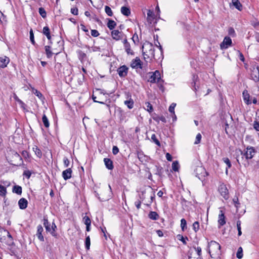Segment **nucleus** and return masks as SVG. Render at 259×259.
<instances>
[{"mask_svg": "<svg viewBox=\"0 0 259 259\" xmlns=\"http://www.w3.org/2000/svg\"><path fill=\"white\" fill-rule=\"evenodd\" d=\"M44 231V229L41 225H39L37 227V232L36 234V236L37 237L38 239L40 241H44V238L42 234V232Z\"/></svg>", "mask_w": 259, "mask_h": 259, "instance_id": "ddd939ff", "label": "nucleus"}, {"mask_svg": "<svg viewBox=\"0 0 259 259\" xmlns=\"http://www.w3.org/2000/svg\"><path fill=\"white\" fill-rule=\"evenodd\" d=\"M193 229L195 232H197L199 229V223L198 222L196 221L193 224Z\"/></svg>", "mask_w": 259, "mask_h": 259, "instance_id": "4c0bfd02", "label": "nucleus"}, {"mask_svg": "<svg viewBox=\"0 0 259 259\" xmlns=\"http://www.w3.org/2000/svg\"><path fill=\"white\" fill-rule=\"evenodd\" d=\"M219 191L225 200L228 199L229 197V192L225 185L224 184L220 185L219 187Z\"/></svg>", "mask_w": 259, "mask_h": 259, "instance_id": "39448f33", "label": "nucleus"}, {"mask_svg": "<svg viewBox=\"0 0 259 259\" xmlns=\"http://www.w3.org/2000/svg\"><path fill=\"white\" fill-rule=\"evenodd\" d=\"M233 5L239 11L242 9V5L238 0H232Z\"/></svg>", "mask_w": 259, "mask_h": 259, "instance_id": "4be33fe9", "label": "nucleus"}, {"mask_svg": "<svg viewBox=\"0 0 259 259\" xmlns=\"http://www.w3.org/2000/svg\"><path fill=\"white\" fill-rule=\"evenodd\" d=\"M201 137H202L200 133H198L196 135V140H195V141L194 142V144H199L201 141Z\"/></svg>", "mask_w": 259, "mask_h": 259, "instance_id": "09e8293b", "label": "nucleus"}, {"mask_svg": "<svg viewBox=\"0 0 259 259\" xmlns=\"http://www.w3.org/2000/svg\"><path fill=\"white\" fill-rule=\"evenodd\" d=\"M189 259H202L200 256H197L196 255L195 256H193V253L191 251H189L188 255Z\"/></svg>", "mask_w": 259, "mask_h": 259, "instance_id": "a18cd8bd", "label": "nucleus"}, {"mask_svg": "<svg viewBox=\"0 0 259 259\" xmlns=\"http://www.w3.org/2000/svg\"><path fill=\"white\" fill-rule=\"evenodd\" d=\"M22 155L25 158H27L29 157V153L27 151H23L22 152Z\"/></svg>", "mask_w": 259, "mask_h": 259, "instance_id": "680f3d73", "label": "nucleus"}, {"mask_svg": "<svg viewBox=\"0 0 259 259\" xmlns=\"http://www.w3.org/2000/svg\"><path fill=\"white\" fill-rule=\"evenodd\" d=\"M30 41L32 42V44H34V43H35L34 37V34H33V31L32 29H31L30 31Z\"/></svg>", "mask_w": 259, "mask_h": 259, "instance_id": "3c124183", "label": "nucleus"}, {"mask_svg": "<svg viewBox=\"0 0 259 259\" xmlns=\"http://www.w3.org/2000/svg\"><path fill=\"white\" fill-rule=\"evenodd\" d=\"M72 172V171L71 168L66 169L62 172V177L65 180L69 179L71 178Z\"/></svg>", "mask_w": 259, "mask_h": 259, "instance_id": "4468645a", "label": "nucleus"}, {"mask_svg": "<svg viewBox=\"0 0 259 259\" xmlns=\"http://www.w3.org/2000/svg\"><path fill=\"white\" fill-rule=\"evenodd\" d=\"M194 249L196 252V255L197 256L201 257V248L200 247H194Z\"/></svg>", "mask_w": 259, "mask_h": 259, "instance_id": "c03bdc74", "label": "nucleus"}, {"mask_svg": "<svg viewBox=\"0 0 259 259\" xmlns=\"http://www.w3.org/2000/svg\"><path fill=\"white\" fill-rule=\"evenodd\" d=\"M165 157L168 161H171L172 160V156L169 153H167L166 154Z\"/></svg>", "mask_w": 259, "mask_h": 259, "instance_id": "052dcab7", "label": "nucleus"}, {"mask_svg": "<svg viewBox=\"0 0 259 259\" xmlns=\"http://www.w3.org/2000/svg\"><path fill=\"white\" fill-rule=\"evenodd\" d=\"M119 152V149L116 146H114L112 149V153L114 155L117 154Z\"/></svg>", "mask_w": 259, "mask_h": 259, "instance_id": "6e6d98bb", "label": "nucleus"}, {"mask_svg": "<svg viewBox=\"0 0 259 259\" xmlns=\"http://www.w3.org/2000/svg\"><path fill=\"white\" fill-rule=\"evenodd\" d=\"M44 225L45 227H46V226H48V225H50L47 219H44Z\"/></svg>", "mask_w": 259, "mask_h": 259, "instance_id": "338daca9", "label": "nucleus"}, {"mask_svg": "<svg viewBox=\"0 0 259 259\" xmlns=\"http://www.w3.org/2000/svg\"><path fill=\"white\" fill-rule=\"evenodd\" d=\"M85 245L87 249L89 250L91 245L90 238L89 236H87L85 238Z\"/></svg>", "mask_w": 259, "mask_h": 259, "instance_id": "ea45409f", "label": "nucleus"}, {"mask_svg": "<svg viewBox=\"0 0 259 259\" xmlns=\"http://www.w3.org/2000/svg\"><path fill=\"white\" fill-rule=\"evenodd\" d=\"M71 12L72 14L77 15L78 14V9L76 8H73L71 9Z\"/></svg>", "mask_w": 259, "mask_h": 259, "instance_id": "4d7b16f0", "label": "nucleus"}, {"mask_svg": "<svg viewBox=\"0 0 259 259\" xmlns=\"http://www.w3.org/2000/svg\"><path fill=\"white\" fill-rule=\"evenodd\" d=\"M231 39L228 36H226L224 38L223 42L220 45L221 49L222 50L226 49L228 48L230 46H231Z\"/></svg>", "mask_w": 259, "mask_h": 259, "instance_id": "0eeeda50", "label": "nucleus"}, {"mask_svg": "<svg viewBox=\"0 0 259 259\" xmlns=\"http://www.w3.org/2000/svg\"><path fill=\"white\" fill-rule=\"evenodd\" d=\"M83 221L84 224L86 225V226H90L91 225V221L89 217L85 216L83 218Z\"/></svg>", "mask_w": 259, "mask_h": 259, "instance_id": "58836bf2", "label": "nucleus"}, {"mask_svg": "<svg viewBox=\"0 0 259 259\" xmlns=\"http://www.w3.org/2000/svg\"><path fill=\"white\" fill-rule=\"evenodd\" d=\"M145 109L149 112H152L153 111V107L152 105L149 102L145 103Z\"/></svg>", "mask_w": 259, "mask_h": 259, "instance_id": "c9c22d12", "label": "nucleus"}, {"mask_svg": "<svg viewBox=\"0 0 259 259\" xmlns=\"http://www.w3.org/2000/svg\"><path fill=\"white\" fill-rule=\"evenodd\" d=\"M151 140L154 142L157 146H160V143L157 138L156 135L155 134H153L151 136Z\"/></svg>", "mask_w": 259, "mask_h": 259, "instance_id": "e433bc0d", "label": "nucleus"}, {"mask_svg": "<svg viewBox=\"0 0 259 259\" xmlns=\"http://www.w3.org/2000/svg\"><path fill=\"white\" fill-rule=\"evenodd\" d=\"M124 103L129 109H132L134 107V101L133 99L130 98L129 100H126L124 102Z\"/></svg>", "mask_w": 259, "mask_h": 259, "instance_id": "bb28decb", "label": "nucleus"}, {"mask_svg": "<svg viewBox=\"0 0 259 259\" xmlns=\"http://www.w3.org/2000/svg\"><path fill=\"white\" fill-rule=\"evenodd\" d=\"M143 58L147 62L154 58V47L151 44H144L142 47Z\"/></svg>", "mask_w": 259, "mask_h": 259, "instance_id": "f257e3e1", "label": "nucleus"}, {"mask_svg": "<svg viewBox=\"0 0 259 259\" xmlns=\"http://www.w3.org/2000/svg\"><path fill=\"white\" fill-rule=\"evenodd\" d=\"M208 252L212 258H218L221 255V245L216 241H211L208 244Z\"/></svg>", "mask_w": 259, "mask_h": 259, "instance_id": "f03ea898", "label": "nucleus"}, {"mask_svg": "<svg viewBox=\"0 0 259 259\" xmlns=\"http://www.w3.org/2000/svg\"><path fill=\"white\" fill-rule=\"evenodd\" d=\"M46 53L48 58H50L52 56L53 53L51 51V47L49 46H46L45 47Z\"/></svg>", "mask_w": 259, "mask_h": 259, "instance_id": "c756f323", "label": "nucleus"}, {"mask_svg": "<svg viewBox=\"0 0 259 259\" xmlns=\"http://www.w3.org/2000/svg\"><path fill=\"white\" fill-rule=\"evenodd\" d=\"M156 11H157V16L158 17V18H160V9H159V7L158 6H157L156 7Z\"/></svg>", "mask_w": 259, "mask_h": 259, "instance_id": "0e129e2a", "label": "nucleus"}, {"mask_svg": "<svg viewBox=\"0 0 259 259\" xmlns=\"http://www.w3.org/2000/svg\"><path fill=\"white\" fill-rule=\"evenodd\" d=\"M141 201L140 200H137L135 202V205L137 209H140L141 207Z\"/></svg>", "mask_w": 259, "mask_h": 259, "instance_id": "bf43d9fd", "label": "nucleus"}, {"mask_svg": "<svg viewBox=\"0 0 259 259\" xmlns=\"http://www.w3.org/2000/svg\"><path fill=\"white\" fill-rule=\"evenodd\" d=\"M23 175L25 176L28 179H29L31 176V173L30 171L26 170L24 172Z\"/></svg>", "mask_w": 259, "mask_h": 259, "instance_id": "13d9d810", "label": "nucleus"}, {"mask_svg": "<svg viewBox=\"0 0 259 259\" xmlns=\"http://www.w3.org/2000/svg\"><path fill=\"white\" fill-rule=\"evenodd\" d=\"M105 11L106 13L109 16H112L113 15L112 11L111 9L108 6H105Z\"/></svg>", "mask_w": 259, "mask_h": 259, "instance_id": "a19ab883", "label": "nucleus"}, {"mask_svg": "<svg viewBox=\"0 0 259 259\" xmlns=\"http://www.w3.org/2000/svg\"><path fill=\"white\" fill-rule=\"evenodd\" d=\"M176 106V104L175 103H172L169 106L168 110L170 113L172 114H174L175 113V108Z\"/></svg>", "mask_w": 259, "mask_h": 259, "instance_id": "79ce46f5", "label": "nucleus"}, {"mask_svg": "<svg viewBox=\"0 0 259 259\" xmlns=\"http://www.w3.org/2000/svg\"><path fill=\"white\" fill-rule=\"evenodd\" d=\"M224 162L227 164V167L226 168V172H228V168L231 167V163L228 158H224L223 159Z\"/></svg>", "mask_w": 259, "mask_h": 259, "instance_id": "2f4dec72", "label": "nucleus"}, {"mask_svg": "<svg viewBox=\"0 0 259 259\" xmlns=\"http://www.w3.org/2000/svg\"><path fill=\"white\" fill-rule=\"evenodd\" d=\"M218 223L220 226H223L226 224L225 217L222 210L220 211Z\"/></svg>", "mask_w": 259, "mask_h": 259, "instance_id": "6ab92c4d", "label": "nucleus"}, {"mask_svg": "<svg viewBox=\"0 0 259 259\" xmlns=\"http://www.w3.org/2000/svg\"><path fill=\"white\" fill-rule=\"evenodd\" d=\"M251 77L255 82L259 81V67L254 66L251 69Z\"/></svg>", "mask_w": 259, "mask_h": 259, "instance_id": "423d86ee", "label": "nucleus"}, {"mask_svg": "<svg viewBox=\"0 0 259 259\" xmlns=\"http://www.w3.org/2000/svg\"><path fill=\"white\" fill-rule=\"evenodd\" d=\"M13 192L18 195H21L22 193V188L18 185H15L13 187Z\"/></svg>", "mask_w": 259, "mask_h": 259, "instance_id": "cd10ccee", "label": "nucleus"}, {"mask_svg": "<svg viewBox=\"0 0 259 259\" xmlns=\"http://www.w3.org/2000/svg\"><path fill=\"white\" fill-rule=\"evenodd\" d=\"M42 33L47 36V38L50 41V43L52 44V42L51 41V35L49 27L45 26L43 28Z\"/></svg>", "mask_w": 259, "mask_h": 259, "instance_id": "412c9836", "label": "nucleus"}, {"mask_svg": "<svg viewBox=\"0 0 259 259\" xmlns=\"http://www.w3.org/2000/svg\"><path fill=\"white\" fill-rule=\"evenodd\" d=\"M33 151L34 152L35 154L38 158H40L42 156V153L41 150L38 148L37 146H34L32 148Z\"/></svg>", "mask_w": 259, "mask_h": 259, "instance_id": "a878e982", "label": "nucleus"}, {"mask_svg": "<svg viewBox=\"0 0 259 259\" xmlns=\"http://www.w3.org/2000/svg\"><path fill=\"white\" fill-rule=\"evenodd\" d=\"M180 166L177 161H174L172 163V169L175 171H178L179 170Z\"/></svg>", "mask_w": 259, "mask_h": 259, "instance_id": "7c9ffc66", "label": "nucleus"}, {"mask_svg": "<svg viewBox=\"0 0 259 259\" xmlns=\"http://www.w3.org/2000/svg\"><path fill=\"white\" fill-rule=\"evenodd\" d=\"M131 66L133 68H142V62L139 58L136 57L132 61Z\"/></svg>", "mask_w": 259, "mask_h": 259, "instance_id": "1a4fd4ad", "label": "nucleus"}, {"mask_svg": "<svg viewBox=\"0 0 259 259\" xmlns=\"http://www.w3.org/2000/svg\"><path fill=\"white\" fill-rule=\"evenodd\" d=\"M148 217L152 220H157L159 218V215L155 211H150L148 214Z\"/></svg>", "mask_w": 259, "mask_h": 259, "instance_id": "393cba45", "label": "nucleus"}, {"mask_svg": "<svg viewBox=\"0 0 259 259\" xmlns=\"http://www.w3.org/2000/svg\"><path fill=\"white\" fill-rule=\"evenodd\" d=\"M104 162L107 168H108L109 170L113 169L114 167L113 165V162L110 159L108 158H105L104 159Z\"/></svg>", "mask_w": 259, "mask_h": 259, "instance_id": "aec40b11", "label": "nucleus"}, {"mask_svg": "<svg viewBox=\"0 0 259 259\" xmlns=\"http://www.w3.org/2000/svg\"><path fill=\"white\" fill-rule=\"evenodd\" d=\"M27 200L24 198H21L18 201V205L20 209H24L27 206Z\"/></svg>", "mask_w": 259, "mask_h": 259, "instance_id": "a211bd4d", "label": "nucleus"}, {"mask_svg": "<svg viewBox=\"0 0 259 259\" xmlns=\"http://www.w3.org/2000/svg\"><path fill=\"white\" fill-rule=\"evenodd\" d=\"M239 151L242 155V157L241 159L238 158L237 160L238 163H240V161L242 163L244 161V157H245V160H247L248 159H251L256 153V151L255 150L254 148L251 146L247 147L243 151H242L241 150Z\"/></svg>", "mask_w": 259, "mask_h": 259, "instance_id": "7ed1b4c3", "label": "nucleus"}, {"mask_svg": "<svg viewBox=\"0 0 259 259\" xmlns=\"http://www.w3.org/2000/svg\"><path fill=\"white\" fill-rule=\"evenodd\" d=\"M10 62V59L6 56H3L0 57V68H5Z\"/></svg>", "mask_w": 259, "mask_h": 259, "instance_id": "9d476101", "label": "nucleus"}, {"mask_svg": "<svg viewBox=\"0 0 259 259\" xmlns=\"http://www.w3.org/2000/svg\"><path fill=\"white\" fill-rule=\"evenodd\" d=\"M111 35L113 39L118 40L122 38V34L118 30H114L111 32Z\"/></svg>", "mask_w": 259, "mask_h": 259, "instance_id": "dca6fc26", "label": "nucleus"}, {"mask_svg": "<svg viewBox=\"0 0 259 259\" xmlns=\"http://www.w3.org/2000/svg\"><path fill=\"white\" fill-rule=\"evenodd\" d=\"M233 200V202H234V203L235 204V206L236 207H238V205L239 204V203L238 202V198L237 197L234 198Z\"/></svg>", "mask_w": 259, "mask_h": 259, "instance_id": "e2e57ef3", "label": "nucleus"}, {"mask_svg": "<svg viewBox=\"0 0 259 259\" xmlns=\"http://www.w3.org/2000/svg\"><path fill=\"white\" fill-rule=\"evenodd\" d=\"M241 222L240 221L238 220L237 221V230H238V236H240L241 234H242V232H241Z\"/></svg>", "mask_w": 259, "mask_h": 259, "instance_id": "37998d69", "label": "nucleus"}, {"mask_svg": "<svg viewBox=\"0 0 259 259\" xmlns=\"http://www.w3.org/2000/svg\"><path fill=\"white\" fill-rule=\"evenodd\" d=\"M127 71L128 68L125 65L120 67L117 70L118 75L120 77H125L127 75Z\"/></svg>", "mask_w": 259, "mask_h": 259, "instance_id": "f8f14e48", "label": "nucleus"}, {"mask_svg": "<svg viewBox=\"0 0 259 259\" xmlns=\"http://www.w3.org/2000/svg\"><path fill=\"white\" fill-rule=\"evenodd\" d=\"M123 43L124 44V48L125 52L127 53L128 55H134V53L133 51L131 48L130 44L127 42V39L124 38L123 40Z\"/></svg>", "mask_w": 259, "mask_h": 259, "instance_id": "9b49d317", "label": "nucleus"}, {"mask_svg": "<svg viewBox=\"0 0 259 259\" xmlns=\"http://www.w3.org/2000/svg\"><path fill=\"white\" fill-rule=\"evenodd\" d=\"M63 163H64V166L67 167L69 166V163H70V161L69 160V159L66 157H64V158H63Z\"/></svg>", "mask_w": 259, "mask_h": 259, "instance_id": "603ef678", "label": "nucleus"}, {"mask_svg": "<svg viewBox=\"0 0 259 259\" xmlns=\"http://www.w3.org/2000/svg\"><path fill=\"white\" fill-rule=\"evenodd\" d=\"M7 192L6 188L0 185V195H5Z\"/></svg>", "mask_w": 259, "mask_h": 259, "instance_id": "de8ad7c7", "label": "nucleus"}, {"mask_svg": "<svg viewBox=\"0 0 259 259\" xmlns=\"http://www.w3.org/2000/svg\"><path fill=\"white\" fill-rule=\"evenodd\" d=\"M121 13L124 16H128L131 14L130 9L127 7H122L121 8Z\"/></svg>", "mask_w": 259, "mask_h": 259, "instance_id": "5701e85b", "label": "nucleus"}, {"mask_svg": "<svg viewBox=\"0 0 259 259\" xmlns=\"http://www.w3.org/2000/svg\"><path fill=\"white\" fill-rule=\"evenodd\" d=\"M181 227L182 231H185L187 229V222L185 219L181 220Z\"/></svg>", "mask_w": 259, "mask_h": 259, "instance_id": "473e14b6", "label": "nucleus"}, {"mask_svg": "<svg viewBox=\"0 0 259 259\" xmlns=\"http://www.w3.org/2000/svg\"><path fill=\"white\" fill-rule=\"evenodd\" d=\"M13 154L14 158H15V160H19L20 161H22V158L18 153H17V152H13Z\"/></svg>", "mask_w": 259, "mask_h": 259, "instance_id": "8fccbe9b", "label": "nucleus"}, {"mask_svg": "<svg viewBox=\"0 0 259 259\" xmlns=\"http://www.w3.org/2000/svg\"><path fill=\"white\" fill-rule=\"evenodd\" d=\"M42 120L45 127L48 128L49 127V122L47 116L45 115H43Z\"/></svg>", "mask_w": 259, "mask_h": 259, "instance_id": "72a5a7b5", "label": "nucleus"}, {"mask_svg": "<svg viewBox=\"0 0 259 259\" xmlns=\"http://www.w3.org/2000/svg\"><path fill=\"white\" fill-rule=\"evenodd\" d=\"M33 93L36 96H37L39 99H41L42 97V94L40 93V92H39L38 91L36 90H35L34 91H33Z\"/></svg>", "mask_w": 259, "mask_h": 259, "instance_id": "5fc2aeb1", "label": "nucleus"}, {"mask_svg": "<svg viewBox=\"0 0 259 259\" xmlns=\"http://www.w3.org/2000/svg\"><path fill=\"white\" fill-rule=\"evenodd\" d=\"M242 95L244 102L247 105L251 104V100L250 99V95L248 94V91L244 90L243 92Z\"/></svg>", "mask_w": 259, "mask_h": 259, "instance_id": "2eb2a0df", "label": "nucleus"}, {"mask_svg": "<svg viewBox=\"0 0 259 259\" xmlns=\"http://www.w3.org/2000/svg\"><path fill=\"white\" fill-rule=\"evenodd\" d=\"M91 35L94 37H97L99 35V33L97 30H92Z\"/></svg>", "mask_w": 259, "mask_h": 259, "instance_id": "864d4df0", "label": "nucleus"}, {"mask_svg": "<svg viewBox=\"0 0 259 259\" xmlns=\"http://www.w3.org/2000/svg\"><path fill=\"white\" fill-rule=\"evenodd\" d=\"M160 79V73L159 71L157 70L153 73V74L151 75L149 79V81L152 83H154L156 82H158Z\"/></svg>", "mask_w": 259, "mask_h": 259, "instance_id": "6e6552de", "label": "nucleus"}, {"mask_svg": "<svg viewBox=\"0 0 259 259\" xmlns=\"http://www.w3.org/2000/svg\"><path fill=\"white\" fill-rule=\"evenodd\" d=\"M115 22L112 20H109L107 23V27L110 30L113 29L116 26Z\"/></svg>", "mask_w": 259, "mask_h": 259, "instance_id": "c85d7f7f", "label": "nucleus"}, {"mask_svg": "<svg viewBox=\"0 0 259 259\" xmlns=\"http://www.w3.org/2000/svg\"><path fill=\"white\" fill-rule=\"evenodd\" d=\"M238 258L241 259L243 257V250L241 247H239L236 254Z\"/></svg>", "mask_w": 259, "mask_h": 259, "instance_id": "f704fd0d", "label": "nucleus"}, {"mask_svg": "<svg viewBox=\"0 0 259 259\" xmlns=\"http://www.w3.org/2000/svg\"><path fill=\"white\" fill-rule=\"evenodd\" d=\"M39 13L42 18H45L46 17V12L43 8H39Z\"/></svg>", "mask_w": 259, "mask_h": 259, "instance_id": "49530a36", "label": "nucleus"}, {"mask_svg": "<svg viewBox=\"0 0 259 259\" xmlns=\"http://www.w3.org/2000/svg\"><path fill=\"white\" fill-rule=\"evenodd\" d=\"M195 173L196 177L202 181H203L205 177L208 175L204 167L202 166H197L195 170Z\"/></svg>", "mask_w": 259, "mask_h": 259, "instance_id": "20e7f679", "label": "nucleus"}, {"mask_svg": "<svg viewBox=\"0 0 259 259\" xmlns=\"http://www.w3.org/2000/svg\"><path fill=\"white\" fill-rule=\"evenodd\" d=\"M156 19V16L153 12L151 10H148L147 13V21L149 23L151 24L153 22L154 20Z\"/></svg>", "mask_w": 259, "mask_h": 259, "instance_id": "f3484780", "label": "nucleus"}, {"mask_svg": "<svg viewBox=\"0 0 259 259\" xmlns=\"http://www.w3.org/2000/svg\"><path fill=\"white\" fill-rule=\"evenodd\" d=\"M156 232H157V235H158V236H159V237H162V236H163V232H162L161 230H157V231H156Z\"/></svg>", "mask_w": 259, "mask_h": 259, "instance_id": "774afa93", "label": "nucleus"}, {"mask_svg": "<svg viewBox=\"0 0 259 259\" xmlns=\"http://www.w3.org/2000/svg\"><path fill=\"white\" fill-rule=\"evenodd\" d=\"M138 157L139 159L142 162H146L148 160V157L145 155L142 152H138Z\"/></svg>", "mask_w": 259, "mask_h": 259, "instance_id": "b1692460", "label": "nucleus"}, {"mask_svg": "<svg viewBox=\"0 0 259 259\" xmlns=\"http://www.w3.org/2000/svg\"><path fill=\"white\" fill-rule=\"evenodd\" d=\"M239 57L241 61L243 62L244 61V58L243 54L239 52Z\"/></svg>", "mask_w": 259, "mask_h": 259, "instance_id": "69168bd1", "label": "nucleus"}]
</instances>
